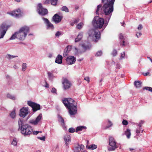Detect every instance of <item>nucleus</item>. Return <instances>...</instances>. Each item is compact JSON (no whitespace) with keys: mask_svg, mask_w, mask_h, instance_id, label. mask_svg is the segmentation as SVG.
Returning <instances> with one entry per match:
<instances>
[{"mask_svg":"<svg viewBox=\"0 0 152 152\" xmlns=\"http://www.w3.org/2000/svg\"><path fill=\"white\" fill-rule=\"evenodd\" d=\"M57 90L55 88H53L51 90V92L52 93L55 94H57Z\"/></svg>","mask_w":152,"mask_h":152,"instance_id":"43","label":"nucleus"},{"mask_svg":"<svg viewBox=\"0 0 152 152\" xmlns=\"http://www.w3.org/2000/svg\"><path fill=\"white\" fill-rule=\"evenodd\" d=\"M142 25L141 24L139 25L137 27V29L138 30H141V29H142Z\"/></svg>","mask_w":152,"mask_h":152,"instance_id":"55","label":"nucleus"},{"mask_svg":"<svg viewBox=\"0 0 152 152\" xmlns=\"http://www.w3.org/2000/svg\"><path fill=\"white\" fill-rule=\"evenodd\" d=\"M102 51H99L96 53L95 56H101L102 54Z\"/></svg>","mask_w":152,"mask_h":152,"instance_id":"42","label":"nucleus"},{"mask_svg":"<svg viewBox=\"0 0 152 152\" xmlns=\"http://www.w3.org/2000/svg\"><path fill=\"white\" fill-rule=\"evenodd\" d=\"M80 150L81 149H83L84 148V145H80Z\"/></svg>","mask_w":152,"mask_h":152,"instance_id":"59","label":"nucleus"},{"mask_svg":"<svg viewBox=\"0 0 152 152\" xmlns=\"http://www.w3.org/2000/svg\"><path fill=\"white\" fill-rule=\"evenodd\" d=\"M64 106L69 110L70 115H74L77 112V104L71 98H64L62 100Z\"/></svg>","mask_w":152,"mask_h":152,"instance_id":"2","label":"nucleus"},{"mask_svg":"<svg viewBox=\"0 0 152 152\" xmlns=\"http://www.w3.org/2000/svg\"><path fill=\"white\" fill-rule=\"evenodd\" d=\"M7 13L16 18H19L21 16V11L19 9Z\"/></svg>","mask_w":152,"mask_h":152,"instance_id":"12","label":"nucleus"},{"mask_svg":"<svg viewBox=\"0 0 152 152\" xmlns=\"http://www.w3.org/2000/svg\"><path fill=\"white\" fill-rule=\"evenodd\" d=\"M17 142L16 140H13L12 142V144L14 146H16L17 145Z\"/></svg>","mask_w":152,"mask_h":152,"instance_id":"50","label":"nucleus"},{"mask_svg":"<svg viewBox=\"0 0 152 152\" xmlns=\"http://www.w3.org/2000/svg\"><path fill=\"white\" fill-rule=\"evenodd\" d=\"M38 138L39 139V140H41L45 141V136H43L42 137H38Z\"/></svg>","mask_w":152,"mask_h":152,"instance_id":"51","label":"nucleus"},{"mask_svg":"<svg viewBox=\"0 0 152 152\" xmlns=\"http://www.w3.org/2000/svg\"><path fill=\"white\" fill-rule=\"evenodd\" d=\"M59 122L61 123V124L62 126H64L65 123L64 119L61 116L59 118Z\"/></svg>","mask_w":152,"mask_h":152,"instance_id":"33","label":"nucleus"},{"mask_svg":"<svg viewBox=\"0 0 152 152\" xmlns=\"http://www.w3.org/2000/svg\"><path fill=\"white\" fill-rule=\"evenodd\" d=\"M13 68L15 69H17L18 68V67L15 65L13 66Z\"/></svg>","mask_w":152,"mask_h":152,"instance_id":"60","label":"nucleus"},{"mask_svg":"<svg viewBox=\"0 0 152 152\" xmlns=\"http://www.w3.org/2000/svg\"><path fill=\"white\" fill-rule=\"evenodd\" d=\"M27 104L32 108L33 111L34 112H35L40 109V106L39 104L32 102L31 101H28Z\"/></svg>","mask_w":152,"mask_h":152,"instance_id":"8","label":"nucleus"},{"mask_svg":"<svg viewBox=\"0 0 152 152\" xmlns=\"http://www.w3.org/2000/svg\"><path fill=\"white\" fill-rule=\"evenodd\" d=\"M130 130L127 129L125 132L124 134L126 136L128 139L130 138L131 135Z\"/></svg>","mask_w":152,"mask_h":152,"instance_id":"23","label":"nucleus"},{"mask_svg":"<svg viewBox=\"0 0 152 152\" xmlns=\"http://www.w3.org/2000/svg\"><path fill=\"white\" fill-rule=\"evenodd\" d=\"M108 124L105 127L104 129H107L112 127L113 125V123L109 119H108Z\"/></svg>","mask_w":152,"mask_h":152,"instance_id":"27","label":"nucleus"},{"mask_svg":"<svg viewBox=\"0 0 152 152\" xmlns=\"http://www.w3.org/2000/svg\"><path fill=\"white\" fill-rule=\"evenodd\" d=\"M84 79L87 81L88 82H89V77H85Z\"/></svg>","mask_w":152,"mask_h":152,"instance_id":"57","label":"nucleus"},{"mask_svg":"<svg viewBox=\"0 0 152 152\" xmlns=\"http://www.w3.org/2000/svg\"><path fill=\"white\" fill-rule=\"evenodd\" d=\"M109 145L111 146L108 147V149L109 151H114L118 147L114 138L112 136H110L109 138Z\"/></svg>","mask_w":152,"mask_h":152,"instance_id":"7","label":"nucleus"},{"mask_svg":"<svg viewBox=\"0 0 152 152\" xmlns=\"http://www.w3.org/2000/svg\"><path fill=\"white\" fill-rule=\"evenodd\" d=\"M144 122L141 120V121L139 124L136 123V124L137 126L138 127L141 128Z\"/></svg>","mask_w":152,"mask_h":152,"instance_id":"36","label":"nucleus"},{"mask_svg":"<svg viewBox=\"0 0 152 152\" xmlns=\"http://www.w3.org/2000/svg\"><path fill=\"white\" fill-rule=\"evenodd\" d=\"M143 90H146L152 92V88L149 87H145L143 88Z\"/></svg>","mask_w":152,"mask_h":152,"instance_id":"38","label":"nucleus"},{"mask_svg":"<svg viewBox=\"0 0 152 152\" xmlns=\"http://www.w3.org/2000/svg\"><path fill=\"white\" fill-rule=\"evenodd\" d=\"M48 75L50 79H52L53 78V74L50 72H48Z\"/></svg>","mask_w":152,"mask_h":152,"instance_id":"45","label":"nucleus"},{"mask_svg":"<svg viewBox=\"0 0 152 152\" xmlns=\"http://www.w3.org/2000/svg\"><path fill=\"white\" fill-rule=\"evenodd\" d=\"M142 35V33L141 32H137L136 34V36L137 38L140 37Z\"/></svg>","mask_w":152,"mask_h":152,"instance_id":"52","label":"nucleus"},{"mask_svg":"<svg viewBox=\"0 0 152 152\" xmlns=\"http://www.w3.org/2000/svg\"><path fill=\"white\" fill-rule=\"evenodd\" d=\"M89 36L92 37H94L95 41L97 42L99 39L100 37V32L97 29H90L88 32Z\"/></svg>","mask_w":152,"mask_h":152,"instance_id":"6","label":"nucleus"},{"mask_svg":"<svg viewBox=\"0 0 152 152\" xmlns=\"http://www.w3.org/2000/svg\"><path fill=\"white\" fill-rule=\"evenodd\" d=\"M51 4L53 5H56L58 0H50Z\"/></svg>","mask_w":152,"mask_h":152,"instance_id":"40","label":"nucleus"},{"mask_svg":"<svg viewBox=\"0 0 152 152\" xmlns=\"http://www.w3.org/2000/svg\"><path fill=\"white\" fill-rule=\"evenodd\" d=\"M86 129V127L84 126H77L76 129V132H77L80 131H82L84 129Z\"/></svg>","mask_w":152,"mask_h":152,"instance_id":"24","label":"nucleus"},{"mask_svg":"<svg viewBox=\"0 0 152 152\" xmlns=\"http://www.w3.org/2000/svg\"><path fill=\"white\" fill-rule=\"evenodd\" d=\"M17 32H16L14 33L11 37L10 38V40H12L15 39L16 38H17Z\"/></svg>","mask_w":152,"mask_h":152,"instance_id":"31","label":"nucleus"},{"mask_svg":"<svg viewBox=\"0 0 152 152\" xmlns=\"http://www.w3.org/2000/svg\"><path fill=\"white\" fill-rule=\"evenodd\" d=\"M102 15L104 18H100L98 16H95L93 19L92 21V24L94 27L96 28H101L104 24V26H106L107 24H106L107 22L105 21V19L104 17V14L103 13L99 14H98Z\"/></svg>","mask_w":152,"mask_h":152,"instance_id":"4","label":"nucleus"},{"mask_svg":"<svg viewBox=\"0 0 152 152\" xmlns=\"http://www.w3.org/2000/svg\"><path fill=\"white\" fill-rule=\"evenodd\" d=\"M42 19L44 22V23H46L48 29H50L52 30L54 29L53 25L50 22L48 19L42 17Z\"/></svg>","mask_w":152,"mask_h":152,"instance_id":"15","label":"nucleus"},{"mask_svg":"<svg viewBox=\"0 0 152 152\" xmlns=\"http://www.w3.org/2000/svg\"><path fill=\"white\" fill-rule=\"evenodd\" d=\"M83 58H82L81 59H80L78 60V61H81L83 60Z\"/></svg>","mask_w":152,"mask_h":152,"instance_id":"64","label":"nucleus"},{"mask_svg":"<svg viewBox=\"0 0 152 152\" xmlns=\"http://www.w3.org/2000/svg\"><path fill=\"white\" fill-rule=\"evenodd\" d=\"M62 18V16H60L58 14H56L53 16L52 21L56 23H58L61 21Z\"/></svg>","mask_w":152,"mask_h":152,"instance_id":"13","label":"nucleus"},{"mask_svg":"<svg viewBox=\"0 0 152 152\" xmlns=\"http://www.w3.org/2000/svg\"><path fill=\"white\" fill-rule=\"evenodd\" d=\"M10 117L12 118H14L15 116V110H13L10 114Z\"/></svg>","mask_w":152,"mask_h":152,"instance_id":"37","label":"nucleus"},{"mask_svg":"<svg viewBox=\"0 0 152 152\" xmlns=\"http://www.w3.org/2000/svg\"><path fill=\"white\" fill-rule=\"evenodd\" d=\"M115 0H102V3H104L103 6L100 4L98 5L96 11V14L103 13L104 17L108 23L114 10L113 5Z\"/></svg>","mask_w":152,"mask_h":152,"instance_id":"1","label":"nucleus"},{"mask_svg":"<svg viewBox=\"0 0 152 152\" xmlns=\"http://www.w3.org/2000/svg\"><path fill=\"white\" fill-rule=\"evenodd\" d=\"M79 19H75L73 21L70 22V25L72 26H73L75 24L79 22Z\"/></svg>","mask_w":152,"mask_h":152,"instance_id":"32","label":"nucleus"},{"mask_svg":"<svg viewBox=\"0 0 152 152\" xmlns=\"http://www.w3.org/2000/svg\"><path fill=\"white\" fill-rule=\"evenodd\" d=\"M117 68H120L119 67H120V65L119 64H117Z\"/></svg>","mask_w":152,"mask_h":152,"instance_id":"61","label":"nucleus"},{"mask_svg":"<svg viewBox=\"0 0 152 152\" xmlns=\"http://www.w3.org/2000/svg\"><path fill=\"white\" fill-rule=\"evenodd\" d=\"M82 47L84 49V50L85 51L87 49H90L91 48V46L89 45H86L85 44H83L82 45Z\"/></svg>","mask_w":152,"mask_h":152,"instance_id":"28","label":"nucleus"},{"mask_svg":"<svg viewBox=\"0 0 152 152\" xmlns=\"http://www.w3.org/2000/svg\"><path fill=\"white\" fill-rule=\"evenodd\" d=\"M63 57L62 56L59 54L58 55L56 58L55 62L59 64H61L62 63Z\"/></svg>","mask_w":152,"mask_h":152,"instance_id":"18","label":"nucleus"},{"mask_svg":"<svg viewBox=\"0 0 152 152\" xmlns=\"http://www.w3.org/2000/svg\"><path fill=\"white\" fill-rule=\"evenodd\" d=\"M7 29L5 24L3 23L0 26V39L4 37Z\"/></svg>","mask_w":152,"mask_h":152,"instance_id":"10","label":"nucleus"},{"mask_svg":"<svg viewBox=\"0 0 152 152\" xmlns=\"http://www.w3.org/2000/svg\"><path fill=\"white\" fill-rule=\"evenodd\" d=\"M142 129V128H139L137 127V129L136 131V133H137V135L139 136V134H138L140 132V131Z\"/></svg>","mask_w":152,"mask_h":152,"instance_id":"44","label":"nucleus"},{"mask_svg":"<svg viewBox=\"0 0 152 152\" xmlns=\"http://www.w3.org/2000/svg\"><path fill=\"white\" fill-rule=\"evenodd\" d=\"M61 35V33L59 31H57L55 34V36L56 37H59L60 35Z\"/></svg>","mask_w":152,"mask_h":152,"instance_id":"46","label":"nucleus"},{"mask_svg":"<svg viewBox=\"0 0 152 152\" xmlns=\"http://www.w3.org/2000/svg\"><path fill=\"white\" fill-rule=\"evenodd\" d=\"M7 97L8 98L13 100H15L16 99V97L15 95L10 93H8L7 94Z\"/></svg>","mask_w":152,"mask_h":152,"instance_id":"22","label":"nucleus"},{"mask_svg":"<svg viewBox=\"0 0 152 152\" xmlns=\"http://www.w3.org/2000/svg\"><path fill=\"white\" fill-rule=\"evenodd\" d=\"M39 131H34L33 132H32L33 134L35 135H37L39 133Z\"/></svg>","mask_w":152,"mask_h":152,"instance_id":"53","label":"nucleus"},{"mask_svg":"<svg viewBox=\"0 0 152 152\" xmlns=\"http://www.w3.org/2000/svg\"><path fill=\"white\" fill-rule=\"evenodd\" d=\"M141 83L139 81H135L134 82V84L137 88H139L141 86Z\"/></svg>","mask_w":152,"mask_h":152,"instance_id":"25","label":"nucleus"},{"mask_svg":"<svg viewBox=\"0 0 152 152\" xmlns=\"http://www.w3.org/2000/svg\"><path fill=\"white\" fill-rule=\"evenodd\" d=\"M61 10L66 12H69V9L66 6H63L61 8Z\"/></svg>","mask_w":152,"mask_h":152,"instance_id":"34","label":"nucleus"},{"mask_svg":"<svg viewBox=\"0 0 152 152\" xmlns=\"http://www.w3.org/2000/svg\"><path fill=\"white\" fill-rule=\"evenodd\" d=\"M83 33L80 32L78 35L77 37L75 40V42H77L80 41L83 37Z\"/></svg>","mask_w":152,"mask_h":152,"instance_id":"21","label":"nucleus"},{"mask_svg":"<svg viewBox=\"0 0 152 152\" xmlns=\"http://www.w3.org/2000/svg\"><path fill=\"white\" fill-rule=\"evenodd\" d=\"M86 147L88 149L94 150L96 148L97 146L95 144H91L88 146H87Z\"/></svg>","mask_w":152,"mask_h":152,"instance_id":"26","label":"nucleus"},{"mask_svg":"<svg viewBox=\"0 0 152 152\" xmlns=\"http://www.w3.org/2000/svg\"><path fill=\"white\" fill-rule=\"evenodd\" d=\"M42 117V114H40L37 117L35 120H32L29 121V123L33 125H37L40 120Z\"/></svg>","mask_w":152,"mask_h":152,"instance_id":"16","label":"nucleus"},{"mask_svg":"<svg viewBox=\"0 0 152 152\" xmlns=\"http://www.w3.org/2000/svg\"><path fill=\"white\" fill-rule=\"evenodd\" d=\"M66 62L69 65L74 64L76 61V58L73 56H68L66 59Z\"/></svg>","mask_w":152,"mask_h":152,"instance_id":"14","label":"nucleus"},{"mask_svg":"<svg viewBox=\"0 0 152 152\" xmlns=\"http://www.w3.org/2000/svg\"><path fill=\"white\" fill-rule=\"evenodd\" d=\"M74 152H79L80 151V145H78L77 146H75L73 149Z\"/></svg>","mask_w":152,"mask_h":152,"instance_id":"29","label":"nucleus"},{"mask_svg":"<svg viewBox=\"0 0 152 152\" xmlns=\"http://www.w3.org/2000/svg\"><path fill=\"white\" fill-rule=\"evenodd\" d=\"M29 31V28L26 26L21 27L18 32H17V39L21 40H24L27 34Z\"/></svg>","mask_w":152,"mask_h":152,"instance_id":"5","label":"nucleus"},{"mask_svg":"<svg viewBox=\"0 0 152 152\" xmlns=\"http://www.w3.org/2000/svg\"><path fill=\"white\" fill-rule=\"evenodd\" d=\"M83 26V23L81 22L79 23L77 26V28L79 29H80Z\"/></svg>","mask_w":152,"mask_h":152,"instance_id":"35","label":"nucleus"},{"mask_svg":"<svg viewBox=\"0 0 152 152\" xmlns=\"http://www.w3.org/2000/svg\"><path fill=\"white\" fill-rule=\"evenodd\" d=\"M117 51L115 49H114L111 53V54L114 56L117 55Z\"/></svg>","mask_w":152,"mask_h":152,"instance_id":"39","label":"nucleus"},{"mask_svg":"<svg viewBox=\"0 0 152 152\" xmlns=\"http://www.w3.org/2000/svg\"><path fill=\"white\" fill-rule=\"evenodd\" d=\"M142 74L144 76H147L149 74V72H148L146 73H143Z\"/></svg>","mask_w":152,"mask_h":152,"instance_id":"58","label":"nucleus"},{"mask_svg":"<svg viewBox=\"0 0 152 152\" xmlns=\"http://www.w3.org/2000/svg\"><path fill=\"white\" fill-rule=\"evenodd\" d=\"M18 125V130L20 131L21 133L24 136L29 135L32 133L33 129L28 124H25L23 119H19Z\"/></svg>","mask_w":152,"mask_h":152,"instance_id":"3","label":"nucleus"},{"mask_svg":"<svg viewBox=\"0 0 152 152\" xmlns=\"http://www.w3.org/2000/svg\"><path fill=\"white\" fill-rule=\"evenodd\" d=\"M119 38L121 39H124V37L122 34H119Z\"/></svg>","mask_w":152,"mask_h":152,"instance_id":"54","label":"nucleus"},{"mask_svg":"<svg viewBox=\"0 0 152 152\" xmlns=\"http://www.w3.org/2000/svg\"><path fill=\"white\" fill-rule=\"evenodd\" d=\"M28 114V108L23 107L20 110L19 115L21 117L24 118Z\"/></svg>","mask_w":152,"mask_h":152,"instance_id":"11","label":"nucleus"},{"mask_svg":"<svg viewBox=\"0 0 152 152\" xmlns=\"http://www.w3.org/2000/svg\"><path fill=\"white\" fill-rule=\"evenodd\" d=\"M128 123L127 121L125 120H123L122 121V124L124 125H127L128 124Z\"/></svg>","mask_w":152,"mask_h":152,"instance_id":"49","label":"nucleus"},{"mask_svg":"<svg viewBox=\"0 0 152 152\" xmlns=\"http://www.w3.org/2000/svg\"><path fill=\"white\" fill-rule=\"evenodd\" d=\"M121 24L122 26H124V25L125 24V23L124 22H123V23H121Z\"/></svg>","mask_w":152,"mask_h":152,"instance_id":"62","label":"nucleus"},{"mask_svg":"<svg viewBox=\"0 0 152 152\" xmlns=\"http://www.w3.org/2000/svg\"><path fill=\"white\" fill-rule=\"evenodd\" d=\"M27 67L26 64V63H23L22 65V70L23 71L26 70Z\"/></svg>","mask_w":152,"mask_h":152,"instance_id":"41","label":"nucleus"},{"mask_svg":"<svg viewBox=\"0 0 152 152\" xmlns=\"http://www.w3.org/2000/svg\"><path fill=\"white\" fill-rule=\"evenodd\" d=\"M64 88V89H66L70 88L71 84L67 80L65 79L63 82Z\"/></svg>","mask_w":152,"mask_h":152,"instance_id":"17","label":"nucleus"},{"mask_svg":"<svg viewBox=\"0 0 152 152\" xmlns=\"http://www.w3.org/2000/svg\"><path fill=\"white\" fill-rule=\"evenodd\" d=\"M45 87L46 88H48L49 87V85H48V84H47L46 85H45Z\"/></svg>","mask_w":152,"mask_h":152,"instance_id":"63","label":"nucleus"},{"mask_svg":"<svg viewBox=\"0 0 152 152\" xmlns=\"http://www.w3.org/2000/svg\"><path fill=\"white\" fill-rule=\"evenodd\" d=\"M38 12L40 15L44 16L47 15L48 11L46 9L43 7L41 4H39L38 5Z\"/></svg>","mask_w":152,"mask_h":152,"instance_id":"9","label":"nucleus"},{"mask_svg":"<svg viewBox=\"0 0 152 152\" xmlns=\"http://www.w3.org/2000/svg\"><path fill=\"white\" fill-rule=\"evenodd\" d=\"M69 132L71 133H73L75 132V129L73 128H70L69 129Z\"/></svg>","mask_w":152,"mask_h":152,"instance_id":"48","label":"nucleus"},{"mask_svg":"<svg viewBox=\"0 0 152 152\" xmlns=\"http://www.w3.org/2000/svg\"><path fill=\"white\" fill-rule=\"evenodd\" d=\"M50 3H51L50 0H46L44 3L45 4H47Z\"/></svg>","mask_w":152,"mask_h":152,"instance_id":"56","label":"nucleus"},{"mask_svg":"<svg viewBox=\"0 0 152 152\" xmlns=\"http://www.w3.org/2000/svg\"><path fill=\"white\" fill-rule=\"evenodd\" d=\"M71 49V47L69 46H67L64 50L63 56L64 57L67 56L68 55L69 52L70 51Z\"/></svg>","mask_w":152,"mask_h":152,"instance_id":"19","label":"nucleus"},{"mask_svg":"<svg viewBox=\"0 0 152 152\" xmlns=\"http://www.w3.org/2000/svg\"><path fill=\"white\" fill-rule=\"evenodd\" d=\"M125 56V53L124 52H123L121 53V56L120 58V59H122L124 58V56Z\"/></svg>","mask_w":152,"mask_h":152,"instance_id":"47","label":"nucleus"},{"mask_svg":"<svg viewBox=\"0 0 152 152\" xmlns=\"http://www.w3.org/2000/svg\"><path fill=\"white\" fill-rule=\"evenodd\" d=\"M18 57L17 56H13L9 54H7L6 56V58L9 59H11L13 58Z\"/></svg>","mask_w":152,"mask_h":152,"instance_id":"30","label":"nucleus"},{"mask_svg":"<svg viewBox=\"0 0 152 152\" xmlns=\"http://www.w3.org/2000/svg\"><path fill=\"white\" fill-rule=\"evenodd\" d=\"M64 140L66 142L65 144L66 145H67L69 142L71 141V137L70 135H66L64 136Z\"/></svg>","mask_w":152,"mask_h":152,"instance_id":"20","label":"nucleus"}]
</instances>
